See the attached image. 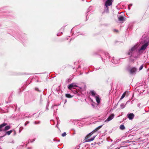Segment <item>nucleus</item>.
I'll use <instances>...</instances> for the list:
<instances>
[{
  "label": "nucleus",
  "mask_w": 149,
  "mask_h": 149,
  "mask_svg": "<svg viewBox=\"0 0 149 149\" xmlns=\"http://www.w3.org/2000/svg\"><path fill=\"white\" fill-rule=\"evenodd\" d=\"M102 125H101L100 126H99L97 127L96 129H95L94 130H93V131H92L91 132L89 133L88 135L86 137V139H87L86 140V142H90L91 141H93V140L96 137V136H93L91 138V139H88V137H89V136H91L92 134H93L95 132H96L100 128H101V127H102Z\"/></svg>",
  "instance_id": "nucleus-1"
},
{
  "label": "nucleus",
  "mask_w": 149,
  "mask_h": 149,
  "mask_svg": "<svg viewBox=\"0 0 149 149\" xmlns=\"http://www.w3.org/2000/svg\"><path fill=\"white\" fill-rule=\"evenodd\" d=\"M102 125H101L100 126H99L97 127L96 129H95L94 130H93V131H92L91 132L89 133L88 135L86 137V139H87L86 140V142H90L91 141H93V140L96 137V136H93L91 138V139H88V137H89V136H91L92 134H93L95 132H96L100 128H101V127H102Z\"/></svg>",
  "instance_id": "nucleus-2"
},
{
  "label": "nucleus",
  "mask_w": 149,
  "mask_h": 149,
  "mask_svg": "<svg viewBox=\"0 0 149 149\" xmlns=\"http://www.w3.org/2000/svg\"><path fill=\"white\" fill-rule=\"evenodd\" d=\"M138 47V45L137 44L135 45L133 47H132L128 52V55L130 56H133L136 58V57L134 56V55L135 53L137 51V49Z\"/></svg>",
  "instance_id": "nucleus-3"
},
{
  "label": "nucleus",
  "mask_w": 149,
  "mask_h": 149,
  "mask_svg": "<svg viewBox=\"0 0 149 149\" xmlns=\"http://www.w3.org/2000/svg\"><path fill=\"white\" fill-rule=\"evenodd\" d=\"M91 93L92 95L95 99L97 104H99L100 102V99L99 98V96L97 95H96V93L93 91H91Z\"/></svg>",
  "instance_id": "nucleus-4"
},
{
  "label": "nucleus",
  "mask_w": 149,
  "mask_h": 149,
  "mask_svg": "<svg viewBox=\"0 0 149 149\" xmlns=\"http://www.w3.org/2000/svg\"><path fill=\"white\" fill-rule=\"evenodd\" d=\"M149 43L148 42H147L143 44L138 50V52L139 53L141 52L142 51L144 50L149 45Z\"/></svg>",
  "instance_id": "nucleus-5"
},
{
  "label": "nucleus",
  "mask_w": 149,
  "mask_h": 149,
  "mask_svg": "<svg viewBox=\"0 0 149 149\" xmlns=\"http://www.w3.org/2000/svg\"><path fill=\"white\" fill-rule=\"evenodd\" d=\"M137 71V69L135 68L134 67L130 69L129 71L130 72V73L132 75H134L136 73V72Z\"/></svg>",
  "instance_id": "nucleus-6"
},
{
  "label": "nucleus",
  "mask_w": 149,
  "mask_h": 149,
  "mask_svg": "<svg viewBox=\"0 0 149 149\" xmlns=\"http://www.w3.org/2000/svg\"><path fill=\"white\" fill-rule=\"evenodd\" d=\"M114 115L113 113H112L111 114L108 118L106 119V120L104 121L106 123H108L109 121L111 120L112 119H113L114 117Z\"/></svg>",
  "instance_id": "nucleus-7"
},
{
  "label": "nucleus",
  "mask_w": 149,
  "mask_h": 149,
  "mask_svg": "<svg viewBox=\"0 0 149 149\" xmlns=\"http://www.w3.org/2000/svg\"><path fill=\"white\" fill-rule=\"evenodd\" d=\"M77 86V85L75 84L72 83L68 86V88L69 89H71L73 88H74V87Z\"/></svg>",
  "instance_id": "nucleus-8"
},
{
  "label": "nucleus",
  "mask_w": 149,
  "mask_h": 149,
  "mask_svg": "<svg viewBox=\"0 0 149 149\" xmlns=\"http://www.w3.org/2000/svg\"><path fill=\"white\" fill-rule=\"evenodd\" d=\"M127 116L128 118L130 120L134 118V115L133 113L128 114Z\"/></svg>",
  "instance_id": "nucleus-9"
},
{
  "label": "nucleus",
  "mask_w": 149,
  "mask_h": 149,
  "mask_svg": "<svg viewBox=\"0 0 149 149\" xmlns=\"http://www.w3.org/2000/svg\"><path fill=\"white\" fill-rule=\"evenodd\" d=\"M7 124L5 123H3L0 125V132L3 130H4L3 127L6 126Z\"/></svg>",
  "instance_id": "nucleus-10"
},
{
  "label": "nucleus",
  "mask_w": 149,
  "mask_h": 149,
  "mask_svg": "<svg viewBox=\"0 0 149 149\" xmlns=\"http://www.w3.org/2000/svg\"><path fill=\"white\" fill-rule=\"evenodd\" d=\"M13 130H11L9 131H8L6 132V133L4 135V136L6 135H10V134L12 132Z\"/></svg>",
  "instance_id": "nucleus-11"
},
{
  "label": "nucleus",
  "mask_w": 149,
  "mask_h": 149,
  "mask_svg": "<svg viewBox=\"0 0 149 149\" xmlns=\"http://www.w3.org/2000/svg\"><path fill=\"white\" fill-rule=\"evenodd\" d=\"M118 19L120 21H123L124 20V18L123 16H120L118 17Z\"/></svg>",
  "instance_id": "nucleus-12"
},
{
  "label": "nucleus",
  "mask_w": 149,
  "mask_h": 149,
  "mask_svg": "<svg viewBox=\"0 0 149 149\" xmlns=\"http://www.w3.org/2000/svg\"><path fill=\"white\" fill-rule=\"evenodd\" d=\"M10 126H8V125L6 126L4 128V131L8 130L9 129H10Z\"/></svg>",
  "instance_id": "nucleus-13"
},
{
  "label": "nucleus",
  "mask_w": 149,
  "mask_h": 149,
  "mask_svg": "<svg viewBox=\"0 0 149 149\" xmlns=\"http://www.w3.org/2000/svg\"><path fill=\"white\" fill-rule=\"evenodd\" d=\"M65 96L66 97L69 98H71L73 96H71V95L69 94H66Z\"/></svg>",
  "instance_id": "nucleus-14"
},
{
  "label": "nucleus",
  "mask_w": 149,
  "mask_h": 149,
  "mask_svg": "<svg viewBox=\"0 0 149 149\" xmlns=\"http://www.w3.org/2000/svg\"><path fill=\"white\" fill-rule=\"evenodd\" d=\"M125 104L124 103H122L120 105V107L122 109H123L125 107Z\"/></svg>",
  "instance_id": "nucleus-15"
},
{
  "label": "nucleus",
  "mask_w": 149,
  "mask_h": 149,
  "mask_svg": "<svg viewBox=\"0 0 149 149\" xmlns=\"http://www.w3.org/2000/svg\"><path fill=\"white\" fill-rule=\"evenodd\" d=\"M120 128L121 130H123L125 129V127L123 125H121L120 127Z\"/></svg>",
  "instance_id": "nucleus-16"
},
{
  "label": "nucleus",
  "mask_w": 149,
  "mask_h": 149,
  "mask_svg": "<svg viewBox=\"0 0 149 149\" xmlns=\"http://www.w3.org/2000/svg\"><path fill=\"white\" fill-rule=\"evenodd\" d=\"M125 92L122 95L120 98V100H122L123 98H124V97H125Z\"/></svg>",
  "instance_id": "nucleus-17"
},
{
  "label": "nucleus",
  "mask_w": 149,
  "mask_h": 149,
  "mask_svg": "<svg viewBox=\"0 0 149 149\" xmlns=\"http://www.w3.org/2000/svg\"><path fill=\"white\" fill-rule=\"evenodd\" d=\"M66 135V133L65 132H64L62 134V136L63 137H64V136H65Z\"/></svg>",
  "instance_id": "nucleus-18"
},
{
  "label": "nucleus",
  "mask_w": 149,
  "mask_h": 149,
  "mask_svg": "<svg viewBox=\"0 0 149 149\" xmlns=\"http://www.w3.org/2000/svg\"><path fill=\"white\" fill-rule=\"evenodd\" d=\"M143 65H141L139 69V70H141L143 69Z\"/></svg>",
  "instance_id": "nucleus-19"
},
{
  "label": "nucleus",
  "mask_w": 149,
  "mask_h": 149,
  "mask_svg": "<svg viewBox=\"0 0 149 149\" xmlns=\"http://www.w3.org/2000/svg\"><path fill=\"white\" fill-rule=\"evenodd\" d=\"M57 105H53L52 107V108H53V109H54V107H57Z\"/></svg>",
  "instance_id": "nucleus-20"
},
{
  "label": "nucleus",
  "mask_w": 149,
  "mask_h": 149,
  "mask_svg": "<svg viewBox=\"0 0 149 149\" xmlns=\"http://www.w3.org/2000/svg\"><path fill=\"white\" fill-rule=\"evenodd\" d=\"M29 123V121H27L25 124L24 125L25 126H26L27 124Z\"/></svg>",
  "instance_id": "nucleus-21"
},
{
  "label": "nucleus",
  "mask_w": 149,
  "mask_h": 149,
  "mask_svg": "<svg viewBox=\"0 0 149 149\" xmlns=\"http://www.w3.org/2000/svg\"><path fill=\"white\" fill-rule=\"evenodd\" d=\"M128 9L129 10H130V7L129 6H128Z\"/></svg>",
  "instance_id": "nucleus-22"
},
{
  "label": "nucleus",
  "mask_w": 149,
  "mask_h": 149,
  "mask_svg": "<svg viewBox=\"0 0 149 149\" xmlns=\"http://www.w3.org/2000/svg\"><path fill=\"white\" fill-rule=\"evenodd\" d=\"M132 6V4H129V5H128V6H130V7L131 6Z\"/></svg>",
  "instance_id": "nucleus-23"
},
{
  "label": "nucleus",
  "mask_w": 149,
  "mask_h": 149,
  "mask_svg": "<svg viewBox=\"0 0 149 149\" xmlns=\"http://www.w3.org/2000/svg\"><path fill=\"white\" fill-rule=\"evenodd\" d=\"M36 91H38V88H36Z\"/></svg>",
  "instance_id": "nucleus-24"
},
{
  "label": "nucleus",
  "mask_w": 149,
  "mask_h": 149,
  "mask_svg": "<svg viewBox=\"0 0 149 149\" xmlns=\"http://www.w3.org/2000/svg\"><path fill=\"white\" fill-rule=\"evenodd\" d=\"M14 135H15L16 134V132L15 131H14Z\"/></svg>",
  "instance_id": "nucleus-25"
},
{
  "label": "nucleus",
  "mask_w": 149,
  "mask_h": 149,
  "mask_svg": "<svg viewBox=\"0 0 149 149\" xmlns=\"http://www.w3.org/2000/svg\"><path fill=\"white\" fill-rule=\"evenodd\" d=\"M34 123L35 124H37V123H36V122H34Z\"/></svg>",
  "instance_id": "nucleus-26"
},
{
  "label": "nucleus",
  "mask_w": 149,
  "mask_h": 149,
  "mask_svg": "<svg viewBox=\"0 0 149 149\" xmlns=\"http://www.w3.org/2000/svg\"><path fill=\"white\" fill-rule=\"evenodd\" d=\"M92 105L93 106V107H94V105L93 104H92Z\"/></svg>",
  "instance_id": "nucleus-27"
},
{
  "label": "nucleus",
  "mask_w": 149,
  "mask_h": 149,
  "mask_svg": "<svg viewBox=\"0 0 149 149\" xmlns=\"http://www.w3.org/2000/svg\"><path fill=\"white\" fill-rule=\"evenodd\" d=\"M0 149H2L1 148H0Z\"/></svg>",
  "instance_id": "nucleus-28"
}]
</instances>
